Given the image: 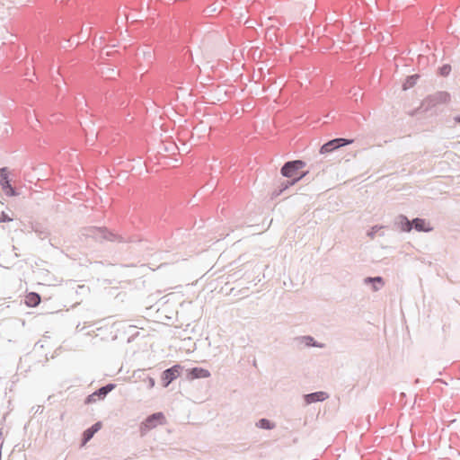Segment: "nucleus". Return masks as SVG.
Segmentation results:
<instances>
[{"label": "nucleus", "mask_w": 460, "mask_h": 460, "mask_svg": "<svg viewBox=\"0 0 460 460\" xmlns=\"http://www.w3.org/2000/svg\"><path fill=\"white\" fill-rule=\"evenodd\" d=\"M354 140L352 138H345V137H336L332 138L331 140H328L320 147V154L321 155H327L331 154L336 150H338L341 147L349 146L352 144Z\"/></svg>", "instance_id": "nucleus-5"}, {"label": "nucleus", "mask_w": 460, "mask_h": 460, "mask_svg": "<svg viewBox=\"0 0 460 460\" xmlns=\"http://www.w3.org/2000/svg\"><path fill=\"white\" fill-rule=\"evenodd\" d=\"M84 329V327H80V323H78V324L76 325V331H77V332H82Z\"/></svg>", "instance_id": "nucleus-31"}, {"label": "nucleus", "mask_w": 460, "mask_h": 460, "mask_svg": "<svg viewBox=\"0 0 460 460\" xmlns=\"http://www.w3.org/2000/svg\"><path fill=\"white\" fill-rule=\"evenodd\" d=\"M454 120L456 123L457 124H460V114L459 115H456L455 118H454Z\"/></svg>", "instance_id": "nucleus-29"}, {"label": "nucleus", "mask_w": 460, "mask_h": 460, "mask_svg": "<svg viewBox=\"0 0 460 460\" xmlns=\"http://www.w3.org/2000/svg\"><path fill=\"white\" fill-rule=\"evenodd\" d=\"M116 384L108 383L94 391V395H97L98 400H103L114 388Z\"/></svg>", "instance_id": "nucleus-14"}, {"label": "nucleus", "mask_w": 460, "mask_h": 460, "mask_svg": "<svg viewBox=\"0 0 460 460\" xmlns=\"http://www.w3.org/2000/svg\"><path fill=\"white\" fill-rule=\"evenodd\" d=\"M297 340L300 343H303L305 347L311 348H323L324 344L318 342L314 337L310 335L298 337Z\"/></svg>", "instance_id": "nucleus-15"}, {"label": "nucleus", "mask_w": 460, "mask_h": 460, "mask_svg": "<svg viewBox=\"0 0 460 460\" xmlns=\"http://www.w3.org/2000/svg\"><path fill=\"white\" fill-rule=\"evenodd\" d=\"M420 112H425V111H423V109H422V108H420V107H418L417 109H415L414 111H411V116H414V115H416V114L420 113Z\"/></svg>", "instance_id": "nucleus-27"}, {"label": "nucleus", "mask_w": 460, "mask_h": 460, "mask_svg": "<svg viewBox=\"0 0 460 460\" xmlns=\"http://www.w3.org/2000/svg\"><path fill=\"white\" fill-rule=\"evenodd\" d=\"M13 221V218L4 211L0 213V223H7Z\"/></svg>", "instance_id": "nucleus-23"}, {"label": "nucleus", "mask_w": 460, "mask_h": 460, "mask_svg": "<svg viewBox=\"0 0 460 460\" xmlns=\"http://www.w3.org/2000/svg\"><path fill=\"white\" fill-rule=\"evenodd\" d=\"M134 376H137L138 378H142L144 381L146 379V376H148L145 370L138 369L134 373Z\"/></svg>", "instance_id": "nucleus-24"}, {"label": "nucleus", "mask_w": 460, "mask_h": 460, "mask_svg": "<svg viewBox=\"0 0 460 460\" xmlns=\"http://www.w3.org/2000/svg\"><path fill=\"white\" fill-rule=\"evenodd\" d=\"M3 436V432H2V429H0V438H2Z\"/></svg>", "instance_id": "nucleus-33"}, {"label": "nucleus", "mask_w": 460, "mask_h": 460, "mask_svg": "<svg viewBox=\"0 0 460 460\" xmlns=\"http://www.w3.org/2000/svg\"><path fill=\"white\" fill-rule=\"evenodd\" d=\"M40 301H41V297L36 292L28 293L24 298V304L28 307H35L40 303Z\"/></svg>", "instance_id": "nucleus-16"}, {"label": "nucleus", "mask_w": 460, "mask_h": 460, "mask_svg": "<svg viewBox=\"0 0 460 460\" xmlns=\"http://www.w3.org/2000/svg\"><path fill=\"white\" fill-rule=\"evenodd\" d=\"M284 191L279 188V186H278L277 189L274 190V191L272 192V196L273 197H278V196H280Z\"/></svg>", "instance_id": "nucleus-26"}, {"label": "nucleus", "mask_w": 460, "mask_h": 460, "mask_svg": "<svg viewBox=\"0 0 460 460\" xmlns=\"http://www.w3.org/2000/svg\"><path fill=\"white\" fill-rule=\"evenodd\" d=\"M394 225L396 229L403 233H410L412 230V223L405 215L400 214L395 217Z\"/></svg>", "instance_id": "nucleus-10"}, {"label": "nucleus", "mask_w": 460, "mask_h": 460, "mask_svg": "<svg viewBox=\"0 0 460 460\" xmlns=\"http://www.w3.org/2000/svg\"><path fill=\"white\" fill-rule=\"evenodd\" d=\"M38 347H40V348H43V344L41 343V341H37V342L35 343L34 348L36 349V348H38Z\"/></svg>", "instance_id": "nucleus-28"}, {"label": "nucleus", "mask_w": 460, "mask_h": 460, "mask_svg": "<svg viewBox=\"0 0 460 460\" xmlns=\"http://www.w3.org/2000/svg\"><path fill=\"white\" fill-rule=\"evenodd\" d=\"M210 376L209 370L200 367H194L186 370V378L188 380L208 378Z\"/></svg>", "instance_id": "nucleus-9"}, {"label": "nucleus", "mask_w": 460, "mask_h": 460, "mask_svg": "<svg viewBox=\"0 0 460 460\" xmlns=\"http://www.w3.org/2000/svg\"><path fill=\"white\" fill-rule=\"evenodd\" d=\"M306 165L301 159L290 160L286 162L280 168V174L288 179L296 178L303 173L301 170Z\"/></svg>", "instance_id": "nucleus-3"}, {"label": "nucleus", "mask_w": 460, "mask_h": 460, "mask_svg": "<svg viewBox=\"0 0 460 460\" xmlns=\"http://www.w3.org/2000/svg\"><path fill=\"white\" fill-rule=\"evenodd\" d=\"M450 99L451 96L448 92L438 91L433 94L426 96L420 103V108H422L424 111H429L438 104L447 103Z\"/></svg>", "instance_id": "nucleus-2"}, {"label": "nucleus", "mask_w": 460, "mask_h": 460, "mask_svg": "<svg viewBox=\"0 0 460 460\" xmlns=\"http://www.w3.org/2000/svg\"><path fill=\"white\" fill-rule=\"evenodd\" d=\"M412 230L421 233H429L433 230L430 223L422 217H415L411 219Z\"/></svg>", "instance_id": "nucleus-12"}, {"label": "nucleus", "mask_w": 460, "mask_h": 460, "mask_svg": "<svg viewBox=\"0 0 460 460\" xmlns=\"http://www.w3.org/2000/svg\"><path fill=\"white\" fill-rule=\"evenodd\" d=\"M182 370L183 367L180 364H174L171 367L164 370L161 374V382L163 387H168L174 380H176L181 376Z\"/></svg>", "instance_id": "nucleus-6"}, {"label": "nucleus", "mask_w": 460, "mask_h": 460, "mask_svg": "<svg viewBox=\"0 0 460 460\" xmlns=\"http://www.w3.org/2000/svg\"><path fill=\"white\" fill-rule=\"evenodd\" d=\"M256 427L265 430H271L276 427V425L272 420L261 418L256 422Z\"/></svg>", "instance_id": "nucleus-19"}, {"label": "nucleus", "mask_w": 460, "mask_h": 460, "mask_svg": "<svg viewBox=\"0 0 460 460\" xmlns=\"http://www.w3.org/2000/svg\"><path fill=\"white\" fill-rule=\"evenodd\" d=\"M436 382H440V383H443V384L447 385V383L444 380H442V379H437Z\"/></svg>", "instance_id": "nucleus-32"}, {"label": "nucleus", "mask_w": 460, "mask_h": 460, "mask_svg": "<svg viewBox=\"0 0 460 460\" xmlns=\"http://www.w3.org/2000/svg\"><path fill=\"white\" fill-rule=\"evenodd\" d=\"M102 427V421H96L92 426L83 431L81 437L82 446L86 445Z\"/></svg>", "instance_id": "nucleus-11"}, {"label": "nucleus", "mask_w": 460, "mask_h": 460, "mask_svg": "<svg viewBox=\"0 0 460 460\" xmlns=\"http://www.w3.org/2000/svg\"><path fill=\"white\" fill-rule=\"evenodd\" d=\"M451 72V66L449 64H444L438 68V74L441 76H447Z\"/></svg>", "instance_id": "nucleus-20"}, {"label": "nucleus", "mask_w": 460, "mask_h": 460, "mask_svg": "<svg viewBox=\"0 0 460 460\" xmlns=\"http://www.w3.org/2000/svg\"><path fill=\"white\" fill-rule=\"evenodd\" d=\"M419 78H420L419 74H413V75H407L402 83V90L407 91V90L412 88L417 84Z\"/></svg>", "instance_id": "nucleus-18"}, {"label": "nucleus", "mask_w": 460, "mask_h": 460, "mask_svg": "<svg viewBox=\"0 0 460 460\" xmlns=\"http://www.w3.org/2000/svg\"><path fill=\"white\" fill-rule=\"evenodd\" d=\"M0 186L7 197H16L19 192L13 187L7 167L0 168Z\"/></svg>", "instance_id": "nucleus-7"}, {"label": "nucleus", "mask_w": 460, "mask_h": 460, "mask_svg": "<svg viewBox=\"0 0 460 460\" xmlns=\"http://www.w3.org/2000/svg\"><path fill=\"white\" fill-rule=\"evenodd\" d=\"M98 401L97 395H94V392L87 395L84 399L85 404L94 403Z\"/></svg>", "instance_id": "nucleus-22"}, {"label": "nucleus", "mask_w": 460, "mask_h": 460, "mask_svg": "<svg viewBox=\"0 0 460 460\" xmlns=\"http://www.w3.org/2000/svg\"><path fill=\"white\" fill-rule=\"evenodd\" d=\"M145 382H147V387H148L149 389L153 388V387L155 386V378H153V377H151V376H146V381H145Z\"/></svg>", "instance_id": "nucleus-25"}, {"label": "nucleus", "mask_w": 460, "mask_h": 460, "mask_svg": "<svg viewBox=\"0 0 460 460\" xmlns=\"http://www.w3.org/2000/svg\"><path fill=\"white\" fill-rule=\"evenodd\" d=\"M42 411H43V407L42 406H38L35 413H38V412L41 413Z\"/></svg>", "instance_id": "nucleus-30"}, {"label": "nucleus", "mask_w": 460, "mask_h": 460, "mask_svg": "<svg viewBox=\"0 0 460 460\" xmlns=\"http://www.w3.org/2000/svg\"><path fill=\"white\" fill-rule=\"evenodd\" d=\"M363 282L366 285H371L373 291H378L385 285V279L381 276L366 277Z\"/></svg>", "instance_id": "nucleus-13"}, {"label": "nucleus", "mask_w": 460, "mask_h": 460, "mask_svg": "<svg viewBox=\"0 0 460 460\" xmlns=\"http://www.w3.org/2000/svg\"><path fill=\"white\" fill-rule=\"evenodd\" d=\"M329 398V394L323 391H317L303 395V400L305 405H310L314 402H322Z\"/></svg>", "instance_id": "nucleus-8"}, {"label": "nucleus", "mask_w": 460, "mask_h": 460, "mask_svg": "<svg viewBox=\"0 0 460 460\" xmlns=\"http://www.w3.org/2000/svg\"><path fill=\"white\" fill-rule=\"evenodd\" d=\"M165 421V416L162 411H157L148 415L139 426V431L141 437L146 435V433L156 428L158 425L163 424Z\"/></svg>", "instance_id": "nucleus-4"}, {"label": "nucleus", "mask_w": 460, "mask_h": 460, "mask_svg": "<svg viewBox=\"0 0 460 460\" xmlns=\"http://www.w3.org/2000/svg\"><path fill=\"white\" fill-rule=\"evenodd\" d=\"M383 228L382 226H378V225H376V226H373L370 230L367 232V235L371 238H373L377 233L379 230H381Z\"/></svg>", "instance_id": "nucleus-21"}, {"label": "nucleus", "mask_w": 460, "mask_h": 460, "mask_svg": "<svg viewBox=\"0 0 460 460\" xmlns=\"http://www.w3.org/2000/svg\"><path fill=\"white\" fill-rule=\"evenodd\" d=\"M85 235L98 242L109 241L113 243H131L133 239H126L124 236L111 232L105 226H91L86 229Z\"/></svg>", "instance_id": "nucleus-1"}, {"label": "nucleus", "mask_w": 460, "mask_h": 460, "mask_svg": "<svg viewBox=\"0 0 460 460\" xmlns=\"http://www.w3.org/2000/svg\"><path fill=\"white\" fill-rule=\"evenodd\" d=\"M305 176V173H300V175L296 176V178L288 179L285 181H282L279 183V188L286 191L288 189H289L291 186H294L296 183H297L299 181H301Z\"/></svg>", "instance_id": "nucleus-17"}]
</instances>
